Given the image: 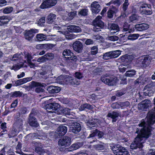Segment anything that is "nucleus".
Masks as SVG:
<instances>
[{"label":"nucleus","mask_w":155,"mask_h":155,"mask_svg":"<svg viewBox=\"0 0 155 155\" xmlns=\"http://www.w3.org/2000/svg\"><path fill=\"white\" fill-rule=\"evenodd\" d=\"M73 54L71 51L68 49H66L62 52L63 57L66 58L67 64L71 67L74 66L77 60V56Z\"/></svg>","instance_id":"1"},{"label":"nucleus","mask_w":155,"mask_h":155,"mask_svg":"<svg viewBox=\"0 0 155 155\" xmlns=\"http://www.w3.org/2000/svg\"><path fill=\"white\" fill-rule=\"evenodd\" d=\"M144 131H140L139 132L137 131L138 134V135L135 139V140L134 142L132 143L130 145V148L132 149H135L137 148L138 147L139 148H141L143 146V144L145 141V139H141V135L142 137H145V135L143 134Z\"/></svg>","instance_id":"2"},{"label":"nucleus","mask_w":155,"mask_h":155,"mask_svg":"<svg viewBox=\"0 0 155 155\" xmlns=\"http://www.w3.org/2000/svg\"><path fill=\"white\" fill-rule=\"evenodd\" d=\"M110 147L116 155H127L128 153L127 149L119 145L110 144Z\"/></svg>","instance_id":"3"},{"label":"nucleus","mask_w":155,"mask_h":155,"mask_svg":"<svg viewBox=\"0 0 155 155\" xmlns=\"http://www.w3.org/2000/svg\"><path fill=\"white\" fill-rule=\"evenodd\" d=\"M101 80L102 82L109 86L115 85L117 82V78L114 76H107V74L102 76Z\"/></svg>","instance_id":"4"},{"label":"nucleus","mask_w":155,"mask_h":155,"mask_svg":"<svg viewBox=\"0 0 155 155\" xmlns=\"http://www.w3.org/2000/svg\"><path fill=\"white\" fill-rule=\"evenodd\" d=\"M71 143V138L68 137H64L62 139H60L58 141V145L60 146L59 150L61 151V149L68 148V147L69 146Z\"/></svg>","instance_id":"5"},{"label":"nucleus","mask_w":155,"mask_h":155,"mask_svg":"<svg viewBox=\"0 0 155 155\" xmlns=\"http://www.w3.org/2000/svg\"><path fill=\"white\" fill-rule=\"evenodd\" d=\"M97 17L93 21V24L94 27V30L95 32L101 31V29L103 28L104 27V23L101 20V19Z\"/></svg>","instance_id":"6"},{"label":"nucleus","mask_w":155,"mask_h":155,"mask_svg":"<svg viewBox=\"0 0 155 155\" xmlns=\"http://www.w3.org/2000/svg\"><path fill=\"white\" fill-rule=\"evenodd\" d=\"M46 109L48 110L52 109L54 110L52 112H57V114H59L62 109V107L58 103H53L48 104L46 105Z\"/></svg>","instance_id":"7"},{"label":"nucleus","mask_w":155,"mask_h":155,"mask_svg":"<svg viewBox=\"0 0 155 155\" xmlns=\"http://www.w3.org/2000/svg\"><path fill=\"white\" fill-rule=\"evenodd\" d=\"M57 3L56 0H45L42 3L40 7L42 9L50 8L55 5Z\"/></svg>","instance_id":"8"},{"label":"nucleus","mask_w":155,"mask_h":155,"mask_svg":"<svg viewBox=\"0 0 155 155\" xmlns=\"http://www.w3.org/2000/svg\"><path fill=\"white\" fill-rule=\"evenodd\" d=\"M140 9L142 13L146 15H149L152 14L151 6L147 4L142 5L140 7Z\"/></svg>","instance_id":"9"},{"label":"nucleus","mask_w":155,"mask_h":155,"mask_svg":"<svg viewBox=\"0 0 155 155\" xmlns=\"http://www.w3.org/2000/svg\"><path fill=\"white\" fill-rule=\"evenodd\" d=\"M83 144L82 143H77L72 144L68 148H61V151L65 153H67L68 152L72 151L78 149L81 147Z\"/></svg>","instance_id":"10"},{"label":"nucleus","mask_w":155,"mask_h":155,"mask_svg":"<svg viewBox=\"0 0 155 155\" xmlns=\"http://www.w3.org/2000/svg\"><path fill=\"white\" fill-rule=\"evenodd\" d=\"M38 32V30L35 29H31L27 31L25 34L26 39L29 41L31 40L35 34Z\"/></svg>","instance_id":"11"},{"label":"nucleus","mask_w":155,"mask_h":155,"mask_svg":"<svg viewBox=\"0 0 155 155\" xmlns=\"http://www.w3.org/2000/svg\"><path fill=\"white\" fill-rule=\"evenodd\" d=\"M72 47L74 50L78 53H81L83 48L82 43L79 41H76L73 44Z\"/></svg>","instance_id":"12"},{"label":"nucleus","mask_w":155,"mask_h":155,"mask_svg":"<svg viewBox=\"0 0 155 155\" xmlns=\"http://www.w3.org/2000/svg\"><path fill=\"white\" fill-rule=\"evenodd\" d=\"M91 10L93 13L97 14L101 10V7L98 2L94 1L91 4Z\"/></svg>","instance_id":"13"},{"label":"nucleus","mask_w":155,"mask_h":155,"mask_svg":"<svg viewBox=\"0 0 155 155\" xmlns=\"http://www.w3.org/2000/svg\"><path fill=\"white\" fill-rule=\"evenodd\" d=\"M81 130V127L78 122L74 123L70 127L69 131L74 134H77L79 133Z\"/></svg>","instance_id":"14"},{"label":"nucleus","mask_w":155,"mask_h":155,"mask_svg":"<svg viewBox=\"0 0 155 155\" xmlns=\"http://www.w3.org/2000/svg\"><path fill=\"white\" fill-rule=\"evenodd\" d=\"M138 61L139 64H142L143 66L149 65L150 61L149 56L147 55L141 56Z\"/></svg>","instance_id":"15"},{"label":"nucleus","mask_w":155,"mask_h":155,"mask_svg":"<svg viewBox=\"0 0 155 155\" xmlns=\"http://www.w3.org/2000/svg\"><path fill=\"white\" fill-rule=\"evenodd\" d=\"M151 106L150 102L148 100H145L143 101L138 105L139 110L143 111H146L148 108Z\"/></svg>","instance_id":"16"},{"label":"nucleus","mask_w":155,"mask_h":155,"mask_svg":"<svg viewBox=\"0 0 155 155\" xmlns=\"http://www.w3.org/2000/svg\"><path fill=\"white\" fill-rule=\"evenodd\" d=\"M45 89L49 93L51 94L58 93L61 90V88L60 87L52 85L47 86Z\"/></svg>","instance_id":"17"},{"label":"nucleus","mask_w":155,"mask_h":155,"mask_svg":"<svg viewBox=\"0 0 155 155\" xmlns=\"http://www.w3.org/2000/svg\"><path fill=\"white\" fill-rule=\"evenodd\" d=\"M143 94L145 96L149 97L153 96L154 92L151 90V87L150 84L147 85L144 87L143 89Z\"/></svg>","instance_id":"18"},{"label":"nucleus","mask_w":155,"mask_h":155,"mask_svg":"<svg viewBox=\"0 0 155 155\" xmlns=\"http://www.w3.org/2000/svg\"><path fill=\"white\" fill-rule=\"evenodd\" d=\"M134 28L136 31H143L149 28V25L146 23H141L136 25Z\"/></svg>","instance_id":"19"},{"label":"nucleus","mask_w":155,"mask_h":155,"mask_svg":"<svg viewBox=\"0 0 155 155\" xmlns=\"http://www.w3.org/2000/svg\"><path fill=\"white\" fill-rule=\"evenodd\" d=\"M118 10L113 5L110 6V7L107 12V17L109 18H111L113 17L114 14L117 13Z\"/></svg>","instance_id":"20"},{"label":"nucleus","mask_w":155,"mask_h":155,"mask_svg":"<svg viewBox=\"0 0 155 155\" xmlns=\"http://www.w3.org/2000/svg\"><path fill=\"white\" fill-rule=\"evenodd\" d=\"M148 81V78L144 77L143 76L141 75L140 76L139 78L134 81V83L135 84H143L147 83Z\"/></svg>","instance_id":"21"},{"label":"nucleus","mask_w":155,"mask_h":155,"mask_svg":"<svg viewBox=\"0 0 155 155\" xmlns=\"http://www.w3.org/2000/svg\"><path fill=\"white\" fill-rule=\"evenodd\" d=\"M67 127L63 125H60L57 129V131L59 136H62L64 135L67 132Z\"/></svg>","instance_id":"22"},{"label":"nucleus","mask_w":155,"mask_h":155,"mask_svg":"<svg viewBox=\"0 0 155 155\" xmlns=\"http://www.w3.org/2000/svg\"><path fill=\"white\" fill-rule=\"evenodd\" d=\"M103 135L104 133L103 132L96 129L92 131V133L87 138H92V139H93V137L96 135H97L99 138H101Z\"/></svg>","instance_id":"23"},{"label":"nucleus","mask_w":155,"mask_h":155,"mask_svg":"<svg viewBox=\"0 0 155 155\" xmlns=\"http://www.w3.org/2000/svg\"><path fill=\"white\" fill-rule=\"evenodd\" d=\"M29 122L30 125L31 126L37 127L38 125L36 119L32 116L31 114H30Z\"/></svg>","instance_id":"24"},{"label":"nucleus","mask_w":155,"mask_h":155,"mask_svg":"<svg viewBox=\"0 0 155 155\" xmlns=\"http://www.w3.org/2000/svg\"><path fill=\"white\" fill-rule=\"evenodd\" d=\"M56 15L52 13H50L48 15L47 18V22L48 24H52L54 22L56 19Z\"/></svg>","instance_id":"25"},{"label":"nucleus","mask_w":155,"mask_h":155,"mask_svg":"<svg viewBox=\"0 0 155 155\" xmlns=\"http://www.w3.org/2000/svg\"><path fill=\"white\" fill-rule=\"evenodd\" d=\"M9 21V17L8 16H0V22L1 23L0 25H1L7 24Z\"/></svg>","instance_id":"26"},{"label":"nucleus","mask_w":155,"mask_h":155,"mask_svg":"<svg viewBox=\"0 0 155 155\" xmlns=\"http://www.w3.org/2000/svg\"><path fill=\"white\" fill-rule=\"evenodd\" d=\"M68 29L71 32H79L81 31V29L78 26L75 25H71L69 27Z\"/></svg>","instance_id":"27"},{"label":"nucleus","mask_w":155,"mask_h":155,"mask_svg":"<svg viewBox=\"0 0 155 155\" xmlns=\"http://www.w3.org/2000/svg\"><path fill=\"white\" fill-rule=\"evenodd\" d=\"M110 52L111 58L118 57L121 54V51L120 50L110 51Z\"/></svg>","instance_id":"28"},{"label":"nucleus","mask_w":155,"mask_h":155,"mask_svg":"<svg viewBox=\"0 0 155 155\" xmlns=\"http://www.w3.org/2000/svg\"><path fill=\"white\" fill-rule=\"evenodd\" d=\"M35 91L36 93H39L38 96L39 97L43 96L45 95V91L44 89L41 87H38L35 89Z\"/></svg>","instance_id":"29"},{"label":"nucleus","mask_w":155,"mask_h":155,"mask_svg":"<svg viewBox=\"0 0 155 155\" xmlns=\"http://www.w3.org/2000/svg\"><path fill=\"white\" fill-rule=\"evenodd\" d=\"M97 121L98 120L97 119H92L91 120H90L87 122V125L89 127L91 128L92 127H95V125L94 126H93V125L96 124Z\"/></svg>","instance_id":"30"},{"label":"nucleus","mask_w":155,"mask_h":155,"mask_svg":"<svg viewBox=\"0 0 155 155\" xmlns=\"http://www.w3.org/2000/svg\"><path fill=\"white\" fill-rule=\"evenodd\" d=\"M136 71L134 70L130 69L127 71L125 75L126 77H131L134 76L136 74Z\"/></svg>","instance_id":"31"},{"label":"nucleus","mask_w":155,"mask_h":155,"mask_svg":"<svg viewBox=\"0 0 155 155\" xmlns=\"http://www.w3.org/2000/svg\"><path fill=\"white\" fill-rule=\"evenodd\" d=\"M119 115L118 113L116 112H113L112 113H109L108 114L107 116L109 117H110L112 118V121L115 122L116 121V118Z\"/></svg>","instance_id":"32"},{"label":"nucleus","mask_w":155,"mask_h":155,"mask_svg":"<svg viewBox=\"0 0 155 155\" xmlns=\"http://www.w3.org/2000/svg\"><path fill=\"white\" fill-rule=\"evenodd\" d=\"M59 114H61L63 113L66 115H70L71 114V112H70V110L67 108H63L62 107V109H61Z\"/></svg>","instance_id":"33"},{"label":"nucleus","mask_w":155,"mask_h":155,"mask_svg":"<svg viewBox=\"0 0 155 155\" xmlns=\"http://www.w3.org/2000/svg\"><path fill=\"white\" fill-rule=\"evenodd\" d=\"M31 84H30L29 86L31 88H33L35 87H38V86H41L42 87H44V85H41V83L35 82L34 81H32L31 83Z\"/></svg>","instance_id":"34"},{"label":"nucleus","mask_w":155,"mask_h":155,"mask_svg":"<svg viewBox=\"0 0 155 155\" xmlns=\"http://www.w3.org/2000/svg\"><path fill=\"white\" fill-rule=\"evenodd\" d=\"M44 55L46 61L51 60L54 58V54L51 53H47Z\"/></svg>","instance_id":"35"},{"label":"nucleus","mask_w":155,"mask_h":155,"mask_svg":"<svg viewBox=\"0 0 155 155\" xmlns=\"http://www.w3.org/2000/svg\"><path fill=\"white\" fill-rule=\"evenodd\" d=\"M139 36V34H130L128 37V40H134L137 39Z\"/></svg>","instance_id":"36"},{"label":"nucleus","mask_w":155,"mask_h":155,"mask_svg":"<svg viewBox=\"0 0 155 155\" xmlns=\"http://www.w3.org/2000/svg\"><path fill=\"white\" fill-rule=\"evenodd\" d=\"M12 95L10 97H22L23 94L22 92L19 91L12 92Z\"/></svg>","instance_id":"37"},{"label":"nucleus","mask_w":155,"mask_h":155,"mask_svg":"<svg viewBox=\"0 0 155 155\" xmlns=\"http://www.w3.org/2000/svg\"><path fill=\"white\" fill-rule=\"evenodd\" d=\"M88 10L86 8L81 9L78 12V15L81 16H85L87 15Z\"/></svg>","instance_id":"38"},{"label":"nucleus","mask_w":155,"mask_h":155,"mask_svg":"<svg viewBox=\"0 0 155 155\" xmlns=\"http://www.w3.org/2000/svg\"><path fill=\"white\" fill-rule=\"evenodd\" d=\"M110 29V30L118 31L119 29V27L117 24L112 23L111 25Z\"/></svg>","instance_id":"39"},{"label":"nucleus","mask_w":155,"mask_h":155,"mask_svg":"<svg viewBox=\"0 0 155 155\" xmlns=\"http://www.w3.org/2000/svg\"><path fill=\"white\" fill-rule=\"evenodd\" d=\"M44 35L43 34H38L36 35V38L37 40L39 41H43L45 40V38L44 37Z\"/></svg>","instance_id":"40"},{"label":"nucleus","mask_w":155,"mask_h":155,"mask_svg":"<svg viewBox=\"0 0 155 155\" xmlns=\"http://www.w3.org/2000/svg\"><path fill=\"white\" fill-rule=\"evenodd\" d=\"M13 10V8L12 7H7L3 10V12L5 14L10 13L12 12Z\"/></svg>","instance_id":"41"},{"label":"nucleus","mask_w":155,"mask_h":155,"mask_svg":"<svg viewBox=\"0 0 155 155\" xmlns=\"http://www.w3.org/2000/svg\"><path fill=\"white\" fill-rule=\"evenodd\" d=\"M94 148L97 150H102L104 149L105 146L102 144H96L94 146Z\"/></svg>","instance_id":"42"},{"label":"nucleus","mask_w":155,"mask_h":155,"mask_svg":"<svg viewBox=\"0 0 155 155\" xmlns=\"http://www.w3.org/2000/svg\"><path fill=\"white\" fill-rule=\"evenodd\" d=\"M103 58L104 60H108L111 58L110 52H107L104 54Z\"/></svg>","instance_id":"43"},{"label":"nucleus","mask_w":155,"mask_h":155,"mask_svg":"<svg viewBox=\"0 0 155 155\" xmlns=\"http://www.w3.org/2000/svg\"><path fill=\"white\" fill-rule=\"evenodd\" d=\"M137 15L135 14H132L131 16L129 17V19L131 22H133L134 21L138 20Z\"/></svg>","instance_id":"44"},{"label":"nucleus","mask_w":155,"mask_h":155,"mask_svg":"<svg viewBox=\"0 0 155 155\" xmlns=\"http://www.w3.org/2000/svg\"><path fill=\"white\" fill-rule=\"evenodd\" d=\"M45 18L42 17L39 20L38 23L39 25L41 26H44L45 25Z\"/></svg>","instance_id":"45"},{"label":"nucleus","mask_w":155,"mask_h":155,"mask_svg":"<svg viewBox=\"0 0 155 155\" xmlns=\"http://www.w3.org/2000/svg\"><path fill=\"white\" fill-rule=\"evenodd\" d=\"M129 4L128 3V0H125V1L123 5V10L124 11H126L128 8Z\"/></svg>","instance_id":"46"},{"label":"nucleus","mask_w":155,"mask_h":155,"mask_svg":"<svg viewBox=\"0 0 155 155\" xmlns=\"http://www.w3.org/2000/svg\"><path fill=\"white\" fill-rule=\"evenodd\" d=\"M109 40L112 41H117L119 39L118 37L116 35L111 36L108 37Z\"/></svg>","instance_id":"47"},{"label":"nucleus","mask_w":155,"mask_h":155,"mask_svg":"<svg viewBox=\"0 0 155 155\" xmlns=\"http://www.w3.org/2000/svg\"><path fill=\"white\" fill-rule=\"evenodd\" d=\"M75 78L78 79H80L82 78V74L81 73L76 72L75 73Z\"/></svg>","instance_id":"48"},{"label":"nucleus","mask_w":155,"mask_h":155,"mask_svg":"<svg viewBox=\"0 0 155 155\" xmlns=\"http://www.w3.org/2000/svg\"><path fill=\"white\" fill-rule=\"evenodd\" d=\"M37 61L38 62L41 63L46 61H47L46 59V58L45 56V55H44L38 58L37 60Z\"/></svg>","instance_id":"49"},{"label":"nucleus","mask_w":155,"mask_h":155,"mask_svg":"<svg viewBox=\"0 0 155 155\" xmlns=\"http://www.w3.org/2000/svg\"><path fill=\"white\" fill-rule=\"evenodd\" d=\"M86 39V40L85 42V44L87 45L93 44L94 43V42L93 41V40L91 39Z\"/></svg>","instance_id":"50"},{"label":"nucleus","mask_w":155,"mask_h":155,"mask_svg":"<svg viewBox=\"0 0 155 155\" xmlns=\"http://www.w3.org/2000/svg\"><path fill=\"white\" fill-rule=\"evenodd\" d=\"M129 29V25L127 23H125L124 25L123 31H127Z\"/></svg>","instance_id":"51"},{"label":"nucleus","mask_w":155,"mask_h":155,"mask_svg":"<svg viewBox=\"0 0 155 155\" xmlns=\"http://www.w3.org/2000/svg\"><path fill=\"white\" fill-rule=\"evenodd\" d=\"M111 106L113 108H120V103H113L111 105Z\"/></svg>","instance_id":"52"},{"label":"nucleus","mask_w":155,"mask_h":155,"mask_svg":"<svg viewBox=\"0 0 155 155\" xmlns=\"http://www.w3.org/2000/svg\"><path fill=\"white\" fill-rule=\"evenodd\" d=\"M120 108L124 106H128L130 105V103L128 101L120 103Z\"/></svg>","instance_id":"53"},{"label":"nucleus","mask_w":155,"mask_h":155,"mask_svg":"<svg viewBox=\"0 0 155 155\" xmlns=\"http://www.w3.org/2000/svg\"><path fill=\"white\" fill-rule=\"evenodd\" d=\"M15 84L16 86H19L23 84V83L22 79L17 80L15 82Z\"/></svg>","instance_id":"54"},{"label":"nucleus","mask_w":155,"mask_h":155,"mask_svg":"<svg viewBox=\"0 0 155 155\" xmlns=\"http://www.w3.org/2000/svg\"><path fill=\"white\" fill-rule=\"evenodd\" d=\"M125 92L124 91H118L116 94V96H117L120 97L125 94Z\"/></svg>","instance_id":"55"},{"label":"nucleus","mask_w":155,"mask_h":155,"mask_svg":"<svg viewBox=\"0 0 155 155\" xmlns=\"http://www.w3.org/2000/svg\"><path fill=\"white\" fill-rule=\"evenodd\" d=\"M147 155H155V150L152 149H150Z\"/></svg>","instance_id":"56"},{"label":"nucleus","mask_w":155,"mask_h":155,"mask_svg":"<svg viewBox=\"0 0 155 155\" xmlns=\"http://www.w3.org/2000/svg\"><path fill=\"white\" fill-rule=\"evenodd\" d=\"M112 3L114 5L117 4L118 6H119L121 4V2L120 0H116L112 2Z\"/></svg>","instance_id":"57"},{"label":"nucleus","mask_w":155,"mask_h":155,"mask_svg":"<svg viewBox=\"0 0 155 155\" xmlns=\"http://www.w3.org/2000/svg\"><path fill=\"white\" fill-rule=\"evenodd\" d=\"M18 104L17 100H15L11 104V108H15V107Z\"/></svg>","instance_id":"58"},{"label":"nucleus","mask_w":155,"mask_h":155,"mask_svg":"<svg viewBox=\"0 0 155 155\" xmlns=\"http://www.w3.org/2000/svg\"><path fill=\"white\" fill-rule=\"evenodd\" d=\"M85 107V109H90L92 108V106L90 104H84V105L83 106Z\"/></svg>","instance_id":"59"},{"label":"nucleus","mask_w":155,"mask_h":155,"mask_svg":"<svg viewBox=\"0 0 155 155\" xmlns=\"http://www.w3.org/2000/svg\"><path fill=\"white\" fill-rule=\"evenodd\" d=\"M42 150H43L40 147H37L35 148V152L38 153L39 155L41 153V152Z\"/></svg>","instance_id":"60"},{"label":"nucleus","mask_w":155,"mask_h":155,"mask_svg":"<svg viewBox=\"0 0 155 155\" xmlns=\"http://www.w3.org/2000/svg\"><path fill=\"white\" fill-rule=\"evenodd\" d=\"M37 49H43V44H39L37 45L36 46Z\"/></svg>","instance_id":"61"},{"label":"nucleus","mask_w":155,"mask_h":155,"mask_svg":"<svg viewBox=\"0 0 155 155\" xmlns=\"http://www.w3.org/2000/svg\"><path fill=\"white\" fill-rule=\"evenodd\" d=\"M98 52V50H91V55H94L96 54Z\"/></svg>","instance_id":"62"},{"label":"nucleus","mask_w":155,"mask_h":155,"mask_svg":"<svg viewBox=\"0 0 155 155\" xmlns=\"http://www.w3.org/2000/svg\"><path fill=\"white\" fill-rule=\"evenodd\" d=\"M25 75V73L24 72H22L20 74L17 75V78H20L23 77Z\"/></svg>","instance_id":"63"},{"label":"nucleus","mask_w":155,"mask_h":155,"mask_svg":"<svg viewBox=\"0 0 155 155\" xmlns=\"http://www.w3.org/2000/svg\"><path fill=\"white\" fill-rule=\"evenodd\" d=\"M101 36L99 35H95L94 36V38L96 39L97 40L100 39L101 38Z\"/></svg>","instance_id":"64"}]
</instances>
